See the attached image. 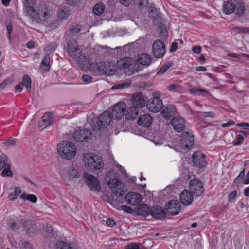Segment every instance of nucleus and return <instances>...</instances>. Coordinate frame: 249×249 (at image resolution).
I'll use <instances>...</instances> for the list:
<instances>
[{
  "instance_id": "34",
  "label": "nucleus",
  "mask_w": 249,
  "mask_h": 249,
  "mask_svg": "<svg viewBox=\"0 0 249 249\" xmlns=\"http://www.w3.org/2000/svg\"><path fill=\"white\" fill-rule=\"evenodd\" d=\"M148 12L150 16L153 19L154 23H157V20H158L160 17V14L158 10L153 6H150L149 8Z\"/></svg>"
},
{
  "instance_id": "42",
  "label": "nucleus",
  "mask_w": 249,
  "mask_h": 249,
  "mask_svg": "<svg viewBox=\"0 0 249 249\" xmlns=\"http://www.w3.org/2000/svg\"><path fill=\"white\" fill-rule=\"evenodd\" d=\"M21 193V189L19 187H16L14 189V191L11 192L9 196V199L13 201L17 198V196H18Z\"/></svg>"
},
{
  "instance_id": "8",
  "label": "nucleus",
  "mask_w": 249,
  "mask_h": 249,
  "mask_svg": "<svg viewBox=\"0 0 249 249\" xmlns=\"http://www.w3.org/2000/svg\"><path fill=\"white\" fill-rule=\"evenodd\" d=\"M107 185L109 188H121L122 183L118 178V176L113 171H109L105 179Z\"/></svg>"
},
{
  "instance_id": "3",
  "label": "nucleus",
  "mask_w": 249,
  "mask_h": 249,
  "mask_svg": "<svg viewBox=\"0 0 249 249\" xmlns=\"http://www.w3.org/2000/svg\"><path fill=\"white\" fill-rule=\"evenodd\" d=\"M57 151L62 158L70 160L75 155L76 148L72 143L68 141H63L58 144Z\"/></svg>"
},
{
  "instance_id": "29",
  "label": "nucleus",
  "mask_w": 249,
  "mask_h": 249,
  "mask_svg": "<svg viewBox=\"0 0 249 249\" xmlns=\"http://www.w3.org/2000/svg\"><path fill=\"white\" fill-rule=\"evenodd\" d=\"M150 209L147 205L142 204L137 207L136 211L138 214L146 217L150 214Z\"/></svg>"
},
{
  "instance_id": "1",
  "label": "nucleus",
  "mask_w": 249,
  "mask_h": 249,
  "mask_svg": "<svg viewBox=\"0 0 249 249\" xmlns=\"http://www.w3.org/2000/svg\"><path fill=\"white\" fill-rule=\"evenodd\" d=\"M28 14L37 23L46 21L51 16V9L44 4H39L36 9H29Z\"/></svg>"
},
{
  "instance_id": "6",
  "label": "nucleus",
  "mask_w": 249,
  "mask_h": 249,
  "mask_svg": "<svg viewBox=\"0 0 249 249\" xmlns=\"http://www.w3.org/2000/svg\"><path fill=\"white\" fill-rule=\"evenodd\" d=\"M98 71L107 75H112L116 71L115 65L109 62H101L93 66Z\"/></svg>"
},
{
  "instance_id": "43",
  "label": "nucleus",
  "mask_w": 249,
  "mask_h": 249,
  "mask_svg": "<svg viewBox=\"0 0 249 249\" xmlns=\"http://www.w3.org/2000/svg\"><path fill=\"white\" fill-rule=\"evenodd\" d=\"M1 176L3 177H12L13 173L11 170L10 164H6V167L3 168L1 172Z\"/></svg>"
},
{
  "instance_id": "23",
  "label": "nucleus",
  "mask_w": 249,
  "mask_h": 249,
  "mask_svg": "<svg viewBox=\"0 0 249 249\" xmlns=\"http://www.w3.org/2000/svg\"><path fill=\"white\" fill-rule=\"evenodd\" d=\"M191 192L187 190H183L180 194V201L184 205H189L193 201V196Z\"/></svg>"
},
{
  "instance_id": "7",
  "label": "nucleus",
  "mask_w": 249,
  "mask_h": 249,
  "mask_svg": "<svg viewBox=\"0 0 249 249\" xmlns=\"http://www.w3.org/2000/svg\"><path fill=\"white\" fill-rule=\"evenodd\" d=\"M67 51L69 55L73 58H85V56L81 55V50L76 40L71 39L68 43Z\"/></svg>"
},
{
  "instance_id": "15",
  "label": "nucleus",
  "mask_w": 249,
  "mask_h": 249,
  "mask_svg": "<svg viewBox=\"0 0 249 249\" xmlns=\"http://www.w3.org/2000/svg\"><path fill=\"white\" fill-rule=\"evenodd\" d=\"M73 137L77 142H87L91 138L92 133L89 129L77 130L73 133Z\"/></svg>"
},
{
  "instance_id": "35",
  "label": "nucleus",
  "mask_w": 249,
  "mask_h": 249,
  "mask_svg": "<svg viewBox=\"0 0 249 249\" xmlns=\"http://www.w3.org/2000/svg\"><path fill=\"white\" fill-rule=\"evenodd\" d=\"M105 9V5L103 2H99L96 4L93 8V12L96 15H102Z\"/></svg>"
},
{
  "instance_id": "25",
  "label": "nucleus",
  "mask_w": 249,
  "mask_h": 249,
  "mask_svg": "<svg viewBox=\"0 0 249 249\" xmlns=\"http://www.w3.org/2000/svg\"><path fill=\"white\" fill-rule=\"evenodd\" d=\"M176 108L173 105H169L163 107L161 114L162 116L166 119H170L175 114Z\"/></svg>"
},
{
  "instance_id": "14",
  "label": "nucleus",
  "mask_w": 249,
  "mask_h": 249,
  "mask_svg": "<svg viewBox=\"0 0 249 249\" xmlns=\"http://www.w3.org/2000/svg\"><path fill=\"white\" fill-rule=\"evenodd\" d=\"M126 105L124 102L117 103L113 107L111 115L114 119H120L125 114Z\"/></svg>"
},
{
  "instance_id": "64",
  "label": "nucleus",
  "mask_w": 249,
  "mask_h": 249,
  "mask_svg": "<svg viewBox=\"0 0 249 249\" xmlns=\"http://www.w3.org/2000/svg\"><path fill=\"white\" fill-rule=\"evenodd\" d=\"M236 196H237V192L236 191H233L231 192L229 195V200H231L234 199L235 198Z\"/></svg>"
},
{
  "instance_id": "27",
  "label": "nucleus",
  "mask_w": 249,
  "mask_h": 249,
  "mask_svg": "<svg viewBox=\"0 0 249 249\" xmlns=\"http://www.w3.org/2000/svg\"><path fill=\"white\" fill-rule=\"evenodd\" d=\"M52 114L50 112H47L42 116V120L38 123V126L40 128L44 129L47 126L52 125L53 124L50 119Z\"/></svg>"
},
{
  "instance_id": "61",
  "label": "nucleus",
  "mask_w": 249,
  "mask_h": 249,
  "mask_svg": "<svg viewBox=\"0 0 249 249\" xmlns=\"http://www.w3.org/2000/svg\"><path fill=\"white\" fill-rule=\"evenodd\" d=\"M179 86L176 84H172L169 85L167 87V89L169 91H176L177 89L178 88Z\"/></svg>"
},
{
  "instance_id": "55",
  "label": "nucleus",
  "mask_w": 249,
  "mask_h": 249,
  "mask_svg": "<svg viewBox=\"0 0 249 249\" xmlns=\"http://www.w3.org/2000/svg\"><path fill=\"white\" fill-rule=\"evenodd\" d=\"M97 49L99 51H103V50H104V53L108 52L109 50L110 49V48L107 46H101V45L97 46Z\"/></svg>"
},
{
  "instance_id": "63",
  "label": "nucleus",
  "mask_w": 249,
  "mask_h": 249,
  "mask_svg": "<svg viewBox=\"0 0 249 249\" xmlns=\"http://www.w3.org/2000/svg\"><path fill=\"white\" fill-rule=\"evenodd\" d=\"M82 78L83 81L88 83L92 81V78L88 75L86 74L83 75L82 77Z\"/></svg>"
},
{
  "instance_id": "26",
  "label": "nucleus",
  "mask_w": 249,
  "mask_h": 249,
  "mask_svg": "<svg viewBox=\"0 0 249 249\" xmlns=\"http://www.w3.org/2000/svg\"><path fill=\"white\" fill-rule=\"evenodd\" d=\"M152 123V117L147 114L141 115L138 120L139 125L143 127H148Z\"/></svg>"
},
{
  "instance_id": "11",
  "label": "nucleus",
  "mask_w": 249,
  "mask_h": 249,
  "mask_svg": "<svg viewBox=\"0 0 249 249\" xmlns=\"http://www.w3.org/2000/svg\"><path fill=\"white\" fill-rule=\"evenodd\" d=\"M147 109L153 112H158L163 108L162 100L158 97H154L148 100L146 104Z\"/></svg>"
},
{
  "instance_id": "62",
  "label": "nucleus",
  "mask_w": 249,
  "mask_h": 249,
  "mask_svg": "<svg viewBox=\"0 0 249 249\" xmlns=\"http://www.w3.org/2000/svg\"><path fill=\"white\" fill-rule=\"evenodd\" d=\"M67 3L72 6H75L79 1L80 0H66Z\"/></svg>"
},
{
  "instance_id": "13",
  "label": "nucleus",
  "mask_w": 249,
  "mask_h": 249,
  "mask_svg": "<svg viewBox=\"0 0 249 249\" xmlns=\"http://www.w3.org/2000/svg\"><path fill=\"white\" fill-rule=\"evenodd\" d=\"M84 178L86 180L87 184L91 190L94 192L100 191L101 188L97 178L93 175L87 173L84 174Z\"/></svg>"
},
{
  "instance_id": "46",
  "label": "nucleus",
  "mask_w": 249,
  "mask_h": 249,
  "mask_svg": "<svg viewBox=\"0 0 249 249\" xmlns=\"http://www.w3.org/2000/svg\"><path fill=\"white\" fill-rule=\"evenodd\" d=\"M157 31L159 33V36L161 38H166L168 36L167 31L165 28H162L159 26L157 28Z\"/></svg>"
},
{
  "instance_id": "12",
  "label": "nucleus",
  "mask_w": 249,
  "mask_h": 249,
  "mask_svg": "<svg viewBox=\"0 0 249 249\" xmlns=\"http://www.w3.org/2000/svg\"><path fill=\"white\" fill-rule=\"evenodd\" d=\"M190 191L194 195L199 196L204 191L202 183L197 179H193L189 182Z\"/></svg>"
},
{
  "instance_id": "36",
  "label": "nucleus",
  "mask_w": 249,
  "mask_h": 249,
  "mask_svg": "<svg viewBox=\"0 0 249 249\" xmlns=\"http://www.w3.org/2000/svg\"><path fill=\"white\" fill-rule=\"evenodd\" d=\"M70 15V11L68 7H62L58 11V16L62 19H66Z\"/></svg>"
},
{
  "instance_id": "59",
  "label": "nucleus",
  "mask_w": 249,
  "mask_h": 249,
  "mask_svg": "<svg viewBox=\"0 0 249 249\" xmlns=\"http://www.w3.org/2000/svg\"><path fill=\"white\" fill-rule=\"evenodd\" d=\"M121 209L124 211H125L128 213H131L133 210L131 208L126 205H122L120 206Z\"/></svg>"
},
{
  "instance_id": "22",
  "label": "nucleus",
  "mask_w": 249,
  "mask_h": 249,
  "mask_svg": "<svg viewBox=\"0 0 249 249\" xmlns=\"http://www.w3.org/2000/svg\"><path fill=\"white\" fill-rule=\"evenodd\" d=\"M150 214L154 218L157 219H162L165 218L166 213L160 206H153L150 209Z\"/></svg>"
},
{
  "instance_id": "24",
  "label": "nucleus",
  "mask_w": 249,
  "mask_h": 249,
  "mask_svg": "<svg viewBox=\"0 0 249 249\" xmlns=\"http://www.w3.org/2000/svg\"><path fill=\"white\" fill-rule=\"evenodd\" d=\"M125 195V192L121 189V188H117V190H113L111 193V197L112 199L119 203H123L124 201V196Z\"/></svg>"
},
{
  "instance_id": "16",
  "label": "nucleus",
  "mask_w": 249,
  "mask_h": 249,
  "mask_svg": "<svg viewBox=\"0 0 249 249\" xmlns=\"http://www.w3.org/2000/svg\"><path fill=\"white\" fill-rule=\"evenodd\" d=\"M180 141L181 146L185 150L188 149L194 145V136L187 131L184 132L181 134Z\"/></svg>"
},
{
  "instance_id": "58",
  "label": "nucleus",
  "mask_w": 249,
  "mask_h": 249,
  "mask_svg": "<svg viewBox=\"0 0 249 249\" xmlns=\"http://www.w3.org/2000/svg\"><path fill=\"white\" fill-rule=\"evenodd\" d=\"M192 51L194 53L199 54L201 53V47L199 45L195 46L193 47Z\"/></svg>"
},
{
  "instance_id": "30",
  "label": "nucleus",
  "mask_w": 249,
  "mask_h": 249,
  "mask_svg": "<svg viewBox=\"0 0 249 249\" xmlns=\"http://www.w3.org/2000/svg\"><path fill=\"white\" fill-rule=\"evenodd\" d=\"M44 236L46 238L51 239L56 237L57 233L51 225H47L45 228L43 233Z\"/></svg>"
},
{
  "instance_id": "4",
  "label": "nucleus",
  "mask_w": 249,
  "mask_h": 249,
  "mask_svg": "<svg viewBox=\"0 0 249 249\" xmlns=\"http://www.w3.org/2000/svg\"><path fill=\"white\" fill-rule=\"evenodd\" d=\"M118 66L123 70L124 72L127 75H130L135 71H139L138 64L130 58H123L118 62Z\"/></svg>"
},
{
  "instance_id": "54",
  "label": "nucleus",
  "mask_w": 249,
  "mask_h": 249,
  "mask_svg": "<svg viewBox=\"0 0 249 249\" xmlns=\"http://www.w3.org/2000/svg\"><path fill=\"white\" fill-rule=\"evenodd\" d=\"M125 249H139V245L136 243H133L126 245Z\"/></svg>"
},
{
  "instance_id": "45",
  "label": "nucleus",
  "mask_w": 249,
  "mask_h": 249,
  "mask_svg": "<svg viewBox=\"0 0 249 249\" xmlns=\"http://www.w3.org/2000/svg\"><path fill=\"white\" fill-rule=\"evenodd\" d=\"M130 83L129 82H123L119 83L113 86L112 87V89H122L130 86Z\"/></svg>"
},
{
  "instance_id": "44",
  "label": "nucleus",
  "mask_w": 249,
  "mask_h": 249,
  "mask_svg": "<svg viewBox=\"0 0 249 249\" xmlns=\"http://www.w3.org/2000/svg\"><path fill=\"white\" fill-rule=\"evenodd\" d=\"M232 30L236 34H246L249 33V28L244 27H235Z\"/></svg>"
},
{
  "instance_id": "10",
  "label": "nucleus",
  "mask_w": 249,
  "mask_h": 249,
  "mask_svg": "<svg viewBox=\"0 0 249 249\" xmlns=\"http://www.w3.org/2000/svg\"><path fill=\"white\" fill-rule=\"evenodd\" d=\"M63 173L65 181H69L71 182H75L80 177V174L78 171L72 167L64 169Z\"/></svg>"
},
{
  "instance_id": "39",
  "label": "nucleus",
  "mask_w": 249,
  "mask_h": 249,
  "mask_svg": "<svg viewBox=\"0 0 249 249\" xmlns=\"http://www.w3.org/2000/svg\"><path fill=\"white\" fill-rule=\"evenodd\" d=\"M23 86H25L28 91L31 89V79L28 75H25L22 79V81L20 82Z\"/></svg>"
},
{
  "instance_id": "48",
  "label": "nucleus",
  "mask_w": 249,
  "mask_h": 249,
  "mask_svg": "<svg viewBox=\"0 0 249 249\" xmlns=\"http://www.w3.org/2000/svg\"><path fill=\"white\" fill-rule=\"evenodd\" d=\"M59 21L57 20H54L48 24L47 28L49 30H53L57 28L58 26H59Z\"/></svg>"
},
{
  "instance_id": "18",
  "label": "nucleus",
  "mask_w": 249,
  "mask_h": 249,
  "mask_svg": "<svg viewBox=\"0 0 249 249\" xmlns=\"http://www.w3.org/2000/svg\"><path fill=\"white\" fill-rule=\"evenodd\" d=\"M164 208L167 213L171 215L178 214L181 210V205L177 200L170 201L165 205Z\"/></svg>"
},
{
  "instance_id": "19",
  "label": "nucleus",
  "mask_w": 249,
  "mask_h": 249,
  "mask_svg": "<svg viewBox=\"0 0 249 249\" xmlns=\"http://www.w3.org/2000/svg\"><path fill=\"white\" fill-rule=\"evenodd\" d=\"M125 200L129 204L135 205L142 201V197L139 193L131 192L125 195Z\"/></svg>"
},
{
  "instance_id": "57",
  "label": "nucleus",
  "mask_w": 249,
  "mask_h": 249,
  "mask_svg": "<svg viewBox=\"0 0 249 249\" xmlns=\"http://www.w3.org/2000/svg\"><path fill=\"white\" fill-rule=\"evenodd\" d=\"M10 226L11 229L14 231L18 230L20 228L19 224L16 222H12L11 223H10Z\"/></svg>"
},
{
  "instance_id": "37",
  "label": "nucleus",
  "mask_w": 249,
  "mask_h": 249,
  "mask_svg": "<svg viewBox=\"0 0 249 249\" xmlns=\"http://www.w3.org/2000/svg\"><path fill=\"white\" fill-rule=\"evenodd\" d=\"M236 8H235V13L240 16L244 14L245 12V8L244 4L242 1L236 2L235 4Z\"/></svg>"
},
{
  "instance_id": "60",
  "label": "nucleus",
  "mask_w": 249,
  "mask_h": 249,
  "mask_svg": "<svg viewBox=\"0 0 249 249\" xmlns=\"http://www.w3.org/2000/svg\"><path fill=\"white\" fill-rule=\"evenodd\" d=\"M106 224L110 227H114L116 225L115 221L110 218H108L107 220Z\"/></svg>"
},
{
  "instance_id": "38",
  "label": "nucleus",
  "mask_w": 249,
  "mask_h": 249,
  "mask_svg": "<svg viewBox=\"0 0 249 249\" xmlns=\"http://www.w3.org/2000/svg\"><path fill=\"white\" fill-rule=\"evenodd\" d=\"M20 197L23 200H27L34 203H36L37 200V197L35 195L31 194L22 193Z\"/></svg>"
},
{
  "instance_id": "17",
  "label": "nucleus",
  "mask_w": 249,
  "mask_h": 249,
  "mask_svg": "<svg viewBox=\"0 0 249 249\" xmlns=\"http://www.w3.org/2000/svg\"><path fill=\"white\" fill-rule=\"evenodd\" d=\"M192 161L194 165L200 168H204L207 164L205 160V155L199 151L195 152L193 154Z\"/></svg>"
},
{
  "instance_id": "56",
  "label": "nucleus",
  "mask_w": 249,
  "mask_h": 249,
  "mask_svg": "<svg viewBox=\"0 0 249 249\" xmlns=\"http://www.w3.org/2000/svg\"><path fill=\"white\" fill-rule=\"evenodd\" d=\"M133 1L134 5H137L139 7L143 5L144 3L146 1V0H131Z\"/></svg>"
},
{
  "instance_id": "51",
  "label": "nucleus",
  "mask_w": 249,
  "mask_h": 249,
  "mask_svg": "<svg viewBox=\"0 0 249 249\" xmlns=\"http://www.w3.org/2000/svg\"><path fill=\"white\" fill-rule=\"evenodd\" d=\"M23 3L25 7L26 11L28 14L29 12V9L30 8L32 9L33 8V1L32 0H24Z\"/></svg>"
},
{
  "instance_id": "2",
  "label": "nucleus",
  "mask_w": 249,
  "mask_h": 249,
  "mask_svg": "<svg viewBox=\"0 0 249 249\" xmlns=\"http://www.w3.org/2000/svg\"><path fill=\"white\" fill-rule=\"evenodd\" d=\"M83 160L85 165L90 171L98 173L103 168L102 158L97 155L86 154L84 155Z\"/></svg>"
},
{
  "instance_id": "31",
  "label": "nucleus",
  "mask_w": 249,
  "mask_h": 249,
  "mask_svg": "<svg viewBox=\"0 0 249 249\" xmlns=\"http://www.w3.org/2000/svg\"><path fill=\"white\" fill-rule=\"evenodd\" d=\"M139 109L134 107L132 105L126 110L125 115L127 120H133L136 118L139 114Z\"/></svg>"
},
{
  "instance_id": "21",
  "label": "nucleus",
  "mask_w": 249,
  "mask_h": 249,
  "mask_svg": "<svg viewBox=\"0 0 249 249\" xmlns=\"http://www.w3.org/2000/svg\"><path fill=\"white\" fill-rule=\"evenodd\" d=\"M171 124L174 129L178 132H181L186 127L184 119L180 117L173 118Z\"/></svg>"
},
{
  "instance_id": "40",
  "label": "nucleus",
  "mask_w": 249,
  "mask_h": 249,
  "mask_svg": "<svg viewBox=\"0 0 249 249\" xmlns=\"http://www.w3.org/2000/svg\"><path fill=\"white\" fill-rule=\"evenodd\" d=\"M81 26L78 23H72L70 27V31L74 34L78 33L81 30Z\"/></svg>"
},
{
  "instance_id": "33",
  "label": "nucleus",
  "mask_w": 249,
  "mask_h": 249,
  "mask_svg": "<svg viewBox=\"0 0 249 249\" xmlns=\"http://www.w3.org/2000/svg\"><path fill=\"white\" fill-rule=\"evenodd\" d=\"M50 56L48 53L44 56L40 63V69L44 71H49L50 69Z\"/></svg>"
},
{
  "instance_id": "9",
  "label": "nucleus",
  "mask_w": 249,
  "mask_h": 249,
  "mask_svg": "<svg viewBox=\"0 0 249 249\" xmlns=\"http://www.w3.org/2000/svg\"><path fill=\"white\" fill-rule=\"evenodd\" d=\"M152 51L154 57L162 58L165 53V45L162 41L157 39L153 43Z\"/></svg>"
},
{
  "instance_id": "47",
  "label": "nucleus",
  "mask_w": 249,
  "mask_h": 249,
  "mask_svg": "<svg viewBox=\"0 0 249 249\" xmlns=\"http://www.w3.org/2000/svg\"><path fill=\"white\" fill-rule=\"evenodd\" d=\"M172 65L171 62H168L164 64L158 71V74H162L164 73Z\"/></svg>"
},
{
  "instance_id": "52",
  "label": "nucleus",
  "mask_w": 249,
  "mask_h": 249,
  "mask_svg": "<svg viewBox=\"0 0 249 249\" xmlns=\"http://www.w3.org/2000/svg\"><path fill=\"white\" fill-rule=\"evenodd\" d=\"M56 45L55 43H52L47 45L46 48V51L49 53L53 52L56 48Z\"/></svg>"
},
{
  "instance_id": "49",
  "label": "nucleus",
  "mask_w": 249,
  "mask_h": 249,
  "mask_svg": "<svg viewBox=\"0 0 249 249\" xmlns=\"http://www.w3.org/2000/svg\"><path fill=\"white\" fill-rule=\"evenodd\" d=\"M7 158L4 155H2L0 157V166L1 169L6 167V164H9Z\"/></svg>"
},
{
  "instance_id": "53",
  "label": "nucleus",
  "mask_w": 249,
  "mask_h": 249,
  "mask_svg": "<svg viewBox=\"0 0 249 249\" xmlns=\"http://www.w3.org/2000/svg\"><path fill=\"white\" fill-rule=\"evenodd\" d=\"M245 176V169H243L239 173L238 176L236 177L234 180L235 184H237L238 182L240 181Z\"/></svg>"
},
{
  "instance_id": "41",
  "label": "nucleus",
  "mask_w": 249,
  "mask_h": 249,
  "mask_svg": "<svg viewBox=\"0 0 249 249\" xmlns=\"http://www.w3.org/2000/svg\"><path fill=\"white\" fill-rule=\"evenodd\" d=\"M56 247L57 249H72L71 246L66 242L58 241L56 243Z\"/></svg>"
},
{
  "instance_id": "32",
  "label": "nucleus",
  "mask_w": 249,
  "mask_h": 249,
  "mask_svg": "<svg viewBox=\"0 0 249 249\" xmlns=\"http://www.w3.org/2000/svg\"><path fill=\"white\" fill-rule=\"evenodd\" d=\"M235 8V4L231 0L226 1L223 5V12L226 14L232 13Z\"/></svg>"
},
{
  "instance_id": "50",
  "label": "nucleus",
  "mask_w": 249,
  "mask_h": 249,
  "mask_svg": "<svg viewBox=\"0 0 249 249\" xmlns=\"http://www.w3.org/2000/svg\"><path fill=\"white\" fill-rule=\"evenodd\" d=\"M243 140V136L240 134H238L237 135L235 140L232 142V143L234 146L239 145L242 143Z\"/></svg>"
},
{
  "instance_id": "20",
  "label": "nucleus",
  "mask_w": 249,
  "mask_h": 249,
  "mask_svg": "<svg viewBox=\"0 0 249 249\" xmlns=\"http://www.w3.org/2000/svg\"><path fill=\"white\" fill-rule=\"evenodd\" d=\"M131 103L134 107L141 108L145 105V99L143 95L139 92L133 95L131 98Z\"/></svg>"
},
{
  "instance_id": "28",
  "label": "nucleus",
  "mask_w": 249,
  "mask_h": 249,
  "mask_svg": "<svg viewBox=\"0 0 249 249\" xmlns=\"http://www.w3.org/2000/svg\"><path fill=\"white\" fill-rule=\"evenodd\" d=\"M136 62L138 64L149 66L151 62V58L147 54H140L138 55Z\"/></svg>"
},
{
  "instance_id": "5",
  "label": "nucleus",
  "mask_w": 249,
  "mask_h": 249,
  "mask_svg": "<svg viewBox=\"0 0 249 249\" xmlns=\"http://www.w3.org/2000/svg\"><path fill=\"white\" fill-rule=\"evenodd\" d=\"M111 112L106 110L102 113L98 119H95L92 122V127L94 130H99L107 128L111 121Z\"/></svg>"
}]
</instances>
